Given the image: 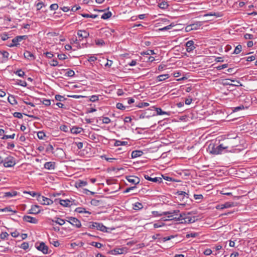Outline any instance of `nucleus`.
Here are the masks:
<instances>
[{"label": "nucleus", "instance_id": "nucleus-3", "mask_svg": "<svg viewBox=\"0 0 257 257\" xmlns=\"http://www.w3.org/2000/svg\"><path fill=\"white\" fill-rule=\"evenodd\" d=\"M109 8L106 9H100L97 7V17H100L103 20H107L112 16L111 12L108 11Z\"/></svg>", "mask_w": 257, "mask_h": 257}, {"label": "nucleus", "instance_id": "nucleus-12", "mask_svg": "<svg viewBox=\"0 0 257 257\" xmlns=\"http://www.w3.org/2000/svg\"><path fill=\"white\" fill-rule=\"evenodd\" d=\"M40 206L37 205H33L31 209L28 211V214H37L41 212Z\"/></svg>", "mask_w": 257, "mask_h": 257}, {"label": "nucleus", "instance_id": "nucleus-11", "mask_svg": "<svg viewBox=\"0 0 257 257\" xmlns=\"http://www.w3.org/2000/svg\"><path fill=\"white\" fill-rule=\"evenodd\" d=\"M126 179L128 182L132 184L137 185L140 182V179L139 177L135 176H129L126 177Z\"/></svg>", "mask_w": 257, "mask_h": 257}, {"label": "nucleus", "instance_id": "nucleus-63", "mask_svg": "<svg viewBox=\"0 0 257 257\" xmlns=\"http://www.w3.org/2000/svg\"><path fill=\"white\" fill-rule=\"evenodd\" d=\"M13 115L14 117L22 118L23 117V115L21 113L18 112H15L14 113Z\"/></svg>", "mask_w": 257, "mask_h": 257}, {"label": "nucleus", "instance_id": "nucleus-22", "mask_svg": "<svg viewBox=\"0 0 257 257\" xmlns=\"http://www.w3.org/2000/svg\"><path fill=\"white\" fill-rule=\"evenodd\" d=\"M107 58L104 57L101 55H99V58H97V60L98 61L100 65L102 67L104 66L105 67V63L107 62Z\"/></svg>", "mask_w": 257, "mask_h": 257}, {"label": "nucleus", "instance_id": "nucleus-6", "mask_svg": "<svg viewBox=\"0 0 257 257\" xmlns=\"http://www.w3.org/2000/svg\"><path fill=\"white\" fill-rule=\"evenodd\" d=\"M16 164L15 158L11 156L6 158L4 160L3 165L5 167H12Z\"/></svg>", "mask_w": 257, "mask_h": 257}, {"label": "nucleus", "instance_id": "nucleus-16", "mask_svg": "<svg viewBox=\"0 0 257 257\" xmlns=\"http://www.w3.org/2000/svg\"><path fill=\"white\" fill-rule=\"evenodd\" d=\"M144 178L150 181L160 183L162 182V179L161 177H152L148 175H145Z\"/></svg>", "mask_w": 257, "mask_h": 257}, {"label": "nucleus", "instance_id": "nucleus-50", "mask_svg": "<svg viewBox=\"0 0 257 257\" xmlns=\"http://www.w3.org/2000/svg\"><path fill=\"white\" fill-rule=\"evenodd\" d=\"M99 157L102 158V159L104 158L105 160H106L107 162H112V160H115V158H107L104 155H100Z\"/></svg>", "mask_w": 257, "mask_h": 257}, {"label": "nucleus", "instance_id": "nucleus-55", "mask_svg": "<svg viewBox=\"0 0 257 257\" xmlns=\"http://www.w3.org/2000/svg\"><path fill=\"white\" fill-rule=\"evenodd\" d=\"M23 193L24 194H29L31 195V196H32L33 197L37 196V197H38V194H39V193H36L35 192H31V191H24L23 192Z\"/></svg>", "mask_w": 257, "mask_h": 257}, {"label": "nucleus", "instance_id": "nucleus-45", "mask_svg": "<svg viewBox=\"0 0 257 257\" xmlns=\"http://www.w3.org/2000/svg\"><path fill=\"white\" fill-rule=\"evenodd\" d=\"M55 98L56 100L59 101H63L66 100V98H65L64 96L59 94L56 95Z\"/></svg>", "mask_w": 257, "mask_h": 257}, {"label": "nucleus", "instance_id": "nucleus-33", "mask_svg": "<svg viewBox=\"0 0 257 257\" xmlns=\"http://www.w3.org/2000/svg\"><path fill=\"white\" fill-rule=\"evenodd\" d=\"M152 213L154 216H161L167 215L168 212H166V211L159 212V211H153L152 212Z\"/></svg>", "mask_w": 257, "mask_h": 257}, {"label": "nucleus", "instance_id": "nucleus-9", "mask_svg": "<svg viewBox=\"0 0 257 257\" xmlns=\"http://www.w3.org/2000/svg\"><path fill=\"white\" fill-rule=\"evenodd\" d=\"M234 203L233 202H226L224 204H218L216 208L218 210L223 209L224 208H230L234 206Z\"/></svg>", "mask_w": 257, "mask_h": 257}, {"label": "nucleus", "instance_id": "nucleus-49", "mask_svg": "<svg viewBox=\"0 0 257 257\" xmlns=\"http://www.w3.org/2000/svg\"><path fill=\"white\" fill-rule=\"evenodd\" d=\"M244 108V107L243 105H240V106L234 107L232 109L233 112H237L240 110H242Z\"/></svg>", "mask_w": 257, "mask_h": 257}, {"label": "nucleus", "instance_id": "nucleus-25", "mask_svg": "<svg viewBox=\"0 0 257 257\" xmlns=\"http://www.w3.org/2000/svg\"><path fill=\"white\" fill-rule=\"evenodd\" d=\"M24 57L29 60H33L35 59V57L33 53L30 51H26L24 53Z\"/></svg>", "mask_w": 257, "mask_h": 257}, {"label": "nucleus", "instance_id": "nucleus-32", "mask_svg": "<svg viewBox=\"0 0 257 257\" xmlns=\"http://www.w3.org/2000/svg\"><path fill=\"white\" fill-rule=\"evenodd\" d=\"M133 209L136 210H139L143 208V204L140 202H136L133 204Z\"/></svg>", "mask_w": 257, "mask_h": 257}, {"label": "nucleus", "instance_id": "nucleus-46", "mask_svg": "<svg viewBox=\"0 0 257 257\" xmlns=\"http://www.w3.org/2000/svg\"><path fill=\"white\" fill-rule=\"evenodd\" d=\"M15 137V134H13L11 135H3V136L2 137V139H3V140H7L8 139H14Z\"/></svg>", "mask_w": 257, "mask_h": 257}, {"label": "nucleus", "instance_id": "nucleus-54", "mask_svg": "<svg viewBox=\"0 0 257 257\" xmlns=\"http://www.w3.org/2000/svg\"><path fill=\"white\" fill-rule=\"evenodd\" d=\"M75 211L78 213H87V212L85 210V209L83 207H77L75 209Z\"/></svg>", "mask_w": 257, "mask_h": 257}, {"label": "nucleus", "instance_id": "nucleus-43", "mask_svg": "<svg viewBox=\"0 0 257 257\" xmlns=\"http://www.w3.org/2000/svg\"><path fill=\"white\" fill-rule=\"evenodd\" d=\"M149 105V103L148 102H139L136 106L139 108H143L144 107H147Z\"/></svg>", "mask_w": 257, "mask_h": 257}, {"label": "nucleus", "instance_id": "nucleus-42", "mask_svg": "<svg viewBox=\"0 0 257 257\" xmlns=\"http://www.w3.org/2000/svg\"><path fill=\"white\" fill-rule=\"evenodd\" d=\"M29 244L28 242H24L21 244L20 247L23 249L24 250H27L29 248Z\"/></svg>", "mask_w": 257, "mask_h": 257}, {"label": "nucleus", "instance_id": "nucleus-41", "mask_svg": "<svg viewBox=\"0 0 257 257\" xmlns=\"http://www.w3.org/2000/svg\"><path fill=\"white\" fill-rule=\"evenodd\" d=\"M156 53L154 52V50H148L145 52H143L141 53L142 55H154Z\"/></svg>", "mask_w": 257, "mask_h": 257}, {"label": "nucleus", "instance_id": "nucleus-24", "mask_svg": "<svg viewBox=\"0 0 257 257\" xmlns=\"http://www.w3.org/2000/svg\"><path fill=\"white\" fill-rule=\"evenodd\" d=\"M70 131L72 134H78L82 132L83 129L80 127L74 126L70 128Z\"/></svg>", "mask_w": 257, "mask_h": 257}, {"label": "nucleus", "instance_id": "nucleus-8", "mask_svg": "<svg viewBox=\"0 0 257 257\" xmlns=\"http://www.w3.org/2000/svg\"><path fill=\"white\" fill-rule=\"evenodd\" d=\"M35 247L38 250L41 251L43 253H48L49 248L47 245H45L44 242H41L39 243V244H38V243H36L35 244Z\"/></svg>", "mask_w": 257, "mask_h": 257}, {"label": "nucleus", "instance_id": "nucleus-47", "mask_svg": "<svg viewBox=\"0 0 257 257\" xmlns=\"http://www.w3.org/2000/svg\"><path fill=\"white\" fill-rule=\"evenodd\" d=\"M178 236L177 235H170V236H165L163 238L162 240L164 242H165L166 241H168V240H169L172 238H175V237H177Z\"/></svg>", "mask_w": 257, "mask_h": 257}, {"label": "nucleus", "instance_id": "nucleus-35", "mask_svg": "<svg viewBox=\"0 0 257 257\" xmlns=\"http://www.w3.org/2000/svg\"><path fill=\"white\" fill-rule=\"evenodd\" d=\"M0 53L2 55L5 61H7L9 59V53L6 51H0Z\"/></svg>", "mask_w": 257, "mask_h": 257}, {"label": "nucleus", "instance_id": "nucleus-30", "mask_svg": "<svg viewBox=\"0 0 257 257\" xmlns=\"http://www.w3.org/2000/svg\"><path fill=\"white\" fill-rule=\"evenodd\" d=\"M8 100L12 105H16L17 104L15 97L13 95H9L8 98Z\"/></svg>", "mask_w": 257, "mask_h": 257}, {"label": "nucleus", "instance_id": "nucleus-20", "mask_svg": "<svg viewBox=\"0 0 257 257\" xmlns=\"http://www.w3.org/2000/svg\"><path fill=\"white\" fill-rule=\"evenodd\" d=\"M101 121V123L108 124L110 122V119L108 117L100 116L97 118V123ZM101 124V123H99Z\"/></svg>", "mask_w": 257, "mask_h": 257}, {"label": "nucleus", "instance_id": "nucleus-15", "mask_svg": "<svg viewBox=\"0 0 257 257\" xmlns=\"http://www.w3.org/2000/svg\"><path fill=\"white\" fill-rule=\"evenodd\" d=\"M186 51L188 52H192L195 48L194 42L192 40L188 41L186 43Z\"/></svg>", "mask_w": 257, "mask_h": 257}, {"label": "nucleus", "instance_id": "nucleus-31", "mask_svg": "<svg viewBox=\"0 0 257 257\" xmlns=\"http://www.w3.org/2000/svg\"><path fill=\"white\" fill-rule=\"evenodd\" d=\"M175 26V25L174 24V23H171V24L167 26H165V27H164L162 28H160L158 29V31H167V30H169L171 29H172L173 27H174V26Z\"/></svg>", "mask_w": 257, "mask_h": 257}, {"label": "nucleus", "instance_id": "nucleus-19", "mask_svg": "<svg viewBox=\"0 0 257 257\" xmlns=\"http://www.w3.org/2000/svg\"><path fill=\"white\" fill-rule=\"evenodd\" d=\"M125 251V248H115L111 250L109 253L112 255H117L123 253Z\"/></svg>", "mask_w": 257, "mask_h": 257}, {"label": "nucleus", "instance_id": "nucleus-7", "mask_svg": "<svg viewBox=\"0 0 257 257\" xmlns=\"http://www.w3.org/2000/svg\"><path fill=\"white\" fill-rule=\"evenodd\" d=\"M66 218V221L69 222L74 226H75L77 228L81 227V222L77 218L70 216H67Z\"/></svg>", "mask_w": 257, "mask_h": 257}, {"label": "nucleus", "instance_id": "nucleus-14", "mask_svg": "<svg viewBox=\"0 0 257 257\" xmlns=\"http://www.w3.org/2000/svg\"><path fill=\"white\" fill-rule=\"evenodd\" d=\"M23 220L31 223L37 224L38 222V219L30 216L25 215L23 216Z\"/></svg>", "mask_w": 257, "mask_h": 257}, {"label": "nucleus", "instance_id": "nucleus-56", "mask_svg": "<svg viewBox=\"0 0 257 257\" xmlns=\"http://www.w3.org/2000/svg\"><path fill=\"white\" fill-rule=\"evenodd\" d=\"M9 236V234L7 232H2L0 234V238L2 239H5Z\"/></svg>", "mask_w": 257, "mask_h": 257}, {"label": "nucleus", "instance_id": "nucleus-40", "mask_svg": "<svg viewBox=\"0 0 257 257\" xmlns=\"http://www.w3.org/2000/svg\"><path fill=\"white\" fill-rule=\"evenodd\" d=\"M127 145V142L125 141H116L114 143L115 146H125Z\"/></svg>", "mask_w": 257, "mask_h": 257}, {"label": "nucleus", "instance_id": "nucleus-61", "mask_svg": "<svg viewBox=\"0 0 257 257\" xmlns=\"http://www.w3.org/2000/svg\"><path fill=\"white\" fill-rule=\"evenodd\" d=\"M50 64L52 66H57L58 65V62L56 59H53L50 62Z\"/></svg>", "mask_w": 257, "mask_h": 257}, {"label": "nucleus", "instance_id": "nucleus-36", "mask_svg": "<svg viewBox=\"0 0 257 257\" xmlns=\"http://www.w3.org/2000/svg\"><path fill=\"white\" fill-rule=\"evenodd\" d=\"M166 212H168L167 215L168 214L172 215L171 216H168V217L170 218V217H172L173 215H178L179 214L180 210L177 209V210H173L172 211H166Z\"/></svg>", "mask_w": 257, "mask_h": 257}, {"label": "nucleus", "instance_id": "nucleus-26", "mask_svg": "<svg viewBox=\"0 0 257 257\" xmlns=\"http://www.w3.org/2000/svg\"><path fill=\"white\" fill-rule=\"evenodd\" d=\"M153 110H156L157 112V115H163V114H167L168 115H169V112L164 111L162 110V109L160 107H155L154 106L152 107Z\"/></svg>", "mask_w": 257, "mask_h": 257}, {"label": "nucleus", "instance_id": "nucleus-23", "mask_svg": "<svg viewBox=\"0 0 257 257\" xmlns=\"http://www.w3.org/2000/svg\"><path fill=\"white\" fill-rule=\"evenodd\" d=\"M44 168L48 170H54L55 168V163L54 162H46L44 164Z\"/></svg>", "mask_w": 257, "mask_h": 257}, {"label": "nucleus", "instance_id": "nucleus-51", "mask_svg": "<svg viewBox=\"0 0 257 257\" xmlns=\"http://www.w3.org/2000/svg\"><path fill=\"white\" fill-rule=\"evenodd\" d=\"M69 127L66 125H62L60 126V130L64 132H68L69 131Z\"/></svg>", "mask_w": 257, "mask_h": 257}, {"label": "nucleus", "instance_id": "nucleus-10", "mask_svg": "<svg viewBox=\"0 0 257 257\" xmlns=\"http://www.w3.org/2000/svg\"><path fill=\"white\" fill-rule=\"evenodd\" d=\"M152 109H148L145 111L142 112L139 114V117L140 118H149L151 116L155 115V114H152L150 111H152Z\"/></svg>", "mask_w": 257, "mask_h": 257}, {"label": "nucleus", "instance_id": "nucleus-27", "mask_svg": "<svg viewBox=\"0 0 257 257\" xmlns=\"http://www.w3.org/2000/svg\"><path fill=\"white\" fill-rule=\"evenodd\" d=\"M143 152L140 150H135L132 152V158H136L140 157L143 155Z\"/></svg>", "mask_w": 257, "mask_h": 257}, {"label": "nucleus", "instance_id": "nucleus-4", "mask_svg": "<svg viewBox=\"0 0 257 257\" xmlns=\"http://www.w3.org/2000/svg\"><path fill=\"white\" fill-rule=\"evenodd\" d=\"M37 200L42 205H49L52 204L53 201L50 198L42 196L40 194H38Z\"/></svg>", "mask_w": 257, "mask_h": 257}, {"label": "nucleus", "instance_id": "nucleus-29", "mask_svg": "<svg viewBox=\"0 0 257 257\" xmlns=\"http://www.w3.org/2000/svg\"><path fill=\"white\" fill-rule=\"evenodd\" d=\"M170 77V75L168 74L160 75L157 76V79L158 81H164Z\"/></svg>", "mask_w": 257, "mask_h": 257}, {"label": "nucleus", "instance_id": "nucleus-28", "mask_svg": "<svg viewBox=\"0 0 257 257\" xmlns=\"http://www.w3.org/2000/svg\"><path fill=\"white\" fill-rule=\"evenodd\" d=\"M36 100L40 101V102L42 103L45 106H48L51 105V100L50 99H47L45 98L40 99L38 98H36Z\"/></svg>", "mask_w": 257, "mask_h": 257}, {"label": "nucleus", "instance_id": "nucleus-39", "mask_svg": "<svg viewBox=\"0 0 257 257\" xmlns=\"http://www.w3.org/2000/svg\"><path fill=\"white\" fill-rule=\"evenodd\" d=\"M242 50V46L240 45H237L234 50L232 54H238L240 53Z\"/></svg>", "mask_w": 257, "mask_h": 257}, {"label": "nucleus", "instance_id": "nucleus-60", "mask_svg": "<svg viewBox=\"0 0 257 257\" xmlns=\"http://www.w3.org/2000/svg\"><path fill=\"white\" fill-rule=\"evenodd\" d=\"M88 60L91 63V64H92V65L93 66L92 64V62L94 63L95 61L96 60V57L94 56H91L89 58Z\"/></svg>", "mask_w": 257, "mask_h": 257}, {"label": "nucleus", "instance_id": "nucleus-48", "mask_svg": "<svg viewBox=\"0 0 257 257\" xmlns=\"http://www.w3.org/2000/svg\"><path fill=\"white\" fill-rule=\"evenodd\" d=\"M37 136L39 139L43 140V139H44V138L46 136V135H45V134L43 132L40 131V132H38Z\"/></svg>", "mask_w": 257, "mask_h": 257}, {"label": "nucleus", "instance_id": "nucleus-17", "mask_svg": "<svg viewBox=\"0 0 257 257\" xmlns=\"http://www.w3.org/2000/svg\"><path fill=\"white\" fill-rule=\"evenodd\" d=\"M114 228H107L104 225H103L102 223H97V230H99L101 231L104 232H110L109 230H114Z\"/></svg>", "mask_w": 257, "mask_h": 257}, {"label": "nucleus", "instance_id": "nucleus-18", "mask_svg": "<svg viewBox=\"0 0 257 257\" xmlns=\"http://www.w3.org/2000/svg\"><path fill=\"white\" fill-rule=\"evenodd\" d=\"M77 35L79 38V40H81L84 38H87L89 36V34L88 32L85 30H79L77 32Z\"/></svg>", "mask_w": 257, "mask_h": 257}, {"label": "nucleus", "instance_id": "nucleus-57", "mask_svg": "<svg viewBox=\"0 0 257 257\" xmlns=\"http://www.w3.org/2000/svg\"><path fill=\"white\" fill-rule=\"evenodd\" d=\"M17 84L22 86L26 87L27 85V83L26 81H23L21 80H18Z\"/></svg>", "mask_w": 257, "mask_h": 257}, {"label": "nucleus", "instance_id": "nucleus-1", "mask_svg": "<svg viewBox=\"0 0 257 257\" xmlns=\"http://www.w3.org/2000/svg\"><path fill=\"white\" fill-rule=\"evenodd\" d=\"M232 140H226L223 143L219 145H216L214 143H210L207 148V151L213 155H218L221 154L225 150L232 148L234 146L231 143Z\"/></svg>", "mask_w": 257, "mask_h": 257}, {"label": "nucleus", "instance_id": "nucleus-2", "mask_svg": "<svg viewBox=\"0 0 257 257\" xmlns=\"http://www.w3.org/2000/svg\"><path fill=\"white\" fill-rule=\"evenodd\" d=\"M178 217H175L170 219V220L175 219L180 221V223H190L195 221L192 217L187 215L185 213H180Z\"/></svg>", "mask_w": 257, "mask_h": 257}, {"label": "nucleus", "instance_id": "nucleus-64", "mask_svg": "<svg viewBox=\"0 0 257 257\" xmlns=\"http://www.w3.org/2000/svg\"><path fill=\"white\" fill-rule=\"evenodd\" d=\"M57 57L59 60H65L67 58L66 55L64 54H58Z\"/></svg>", "mask_w": 257, "mask_h": 257}, {"label": "nucleus", "instance_id": "nucleus-44", "mask_svg": "<svg viewBox=\"0 0 257 257\" xmlns=\"http://www.w3.org/2000/svg\"><path fill=\"white\" fill-rule=\"evenodd\" d=\"M75 74V72L73 70L69 69L65 74L66 76L73 77Z\"/></svg>", "mask_w": 257, "mask_h": 257}, {"label": "nucleus", "instance_id": "nucleus-58", "mask_svg": "<svg viewBox=\"0 0 257 257\" xmlns=\"http://www.w3.org/2000/svg\"><path fill=\"white\" fill-rule=\"evenodd\" d=\"M116 107L117 109L123 110L125 109V107L122 104V103L118 102L116 104Z\"/></svg>", "mask_w": 257, "mask_h": 257}, {"label": "nucleus", "instance_id": "nucleus-59", "mask_svg": "<svg viewBox=\"0 0 257 257\" xmlns=\"http://www.w3.org/2000/svg\"><path fill=\"white\" fill-rule=\"evenodd\" d=\"M50 9L52 11L56 10L58 9V5L57 4H53L51 5Z\"/></svg>", "mask_w": 257, "mask_h": 257}, {"label": "nucleus", "instance_id": "nucleus-38", "mask_svg": "<svg viewBox=\"0 0 257 257\" xmlns=\"http://www.w3.org/2000/svg\"><path fill=\"white\" fill-rule=\"evenodd\" d=\"M22 101L26 104L30 105L32 107H35L34 104L30 101V98L29 97L23 99Z\"/></svg>", "mask_w": 257, "mask_h": 257}, {"label": "nucleus", "instance_id": "nucleus-62", "mask_svg": "<svg viewBox=\"0 0 257 257\" xmlns=\"http://www.w3.org/2000/svg\"><path fill=\"white\" fill-rule=\"evenodd\" d=\"M50 242L55 247H58L60 245V243L58 240H52V241H50Z\"/></svg>", "mask_w": 257, "mask_h": 257}, {"label": "nucleus", "instance_id": "nucleus-53", "mask_svg": "<svg viewBox=\"0 0 257 257\" xmlns=\"http://www.w3.org/2000/svg\"><path fill=\"white\" fill-rule=\"evenodd\" d=\"M15 73L20 77H24L25 75V72L21 69L18 70Z\"/></svg>", "mask_w": 257, "mask_h": 257}, {"label": "nucleus", "instance_id": "nucleus-21", "mask_svg": "<svg viewBox=\"0 0 257 257\" xmlns=\"http://www.w3.org/2000/svg\"><path fill=\"white\" fill-rule=\"evenodd\" d=\"M18 194V192L16 191H12L10 192H7L4 193L3 197L6 198H12L13 197H15L17 196Z\"/></svg>", "mask_w": 257, "mask_h": 257}, {"label": "nucleus", "instance_id": "nucleus-37", "mask_svg": "<svg viewBox=\"0 0 257 257\" xmlns=\"http://www.w3.org/2000/svg\"><path fill=\"white\" fill-rule=\"evenodd\" d=\"M52 221L54 222H55L57 224H58L60 225H63L65 222V221L64 219H61L60 218H57V220H52Z\"/></svg>", "mask_w": 257, "mask_h": 257}, {"label": "nucleus", "instance_id": "nucleus-34", "mask_svg": "<svg viewBox=\"0 0 257 257\" xmlns=\"http://www.w3.org/2000/svg\"><path fill=\"white\" fill-rule=\"evenodd\" d=\"M168 3L165 1H163L159 4V7L161 9L165 10L168 8Z\"/></svg>", "mask_w": 257, "mask_h": 257}, {"label": "nucleus", "instance_id": "nucleus-52", "mask_svg": "<svg viewBox=\"0 0 257 257\" xmlns=\"http://www.w3.org/2000/svg\"><path fill=\"white\" fill-rule=\"evenodd\" d=\"M198 235V233L196 232H191L190 233H188L186 234V237L189 238V237H197Z\"/></svg>", "mask_w": 257, "mask_h": 257}, {"label": "nucleus", "instance_id": "nucleus-5", "mask_svg": "<svg viewBox=\"0 0 257 257\" xmlns=\"http://www.w3.org/2000/svg\"><path fill=\"white\" fill-rule=\"evenodd\" d=\"M27 38V36L26 35L18 36L12 40V43L9 45V46L10 47H16L20 45V42H21L23 40H26Z\"/></svg>", "mask_w": 257, "mask_h": 257}, {"label": "nucleus", "instance_id": "nucleus-13", "mask_svg": "<svg viewBox=\"0 0 257 257\" xmlns=\"http://www.w3.org/2000/svg\"><path fill=\"white\" fill-rule=\"evenodd\" d=\"M57 201L64 207H69L72 204V201L69 199L63 200L60 199H56L55 202Z\"/></svg>", "mask_w": 257, "mask_h": 257}]
</instances>
